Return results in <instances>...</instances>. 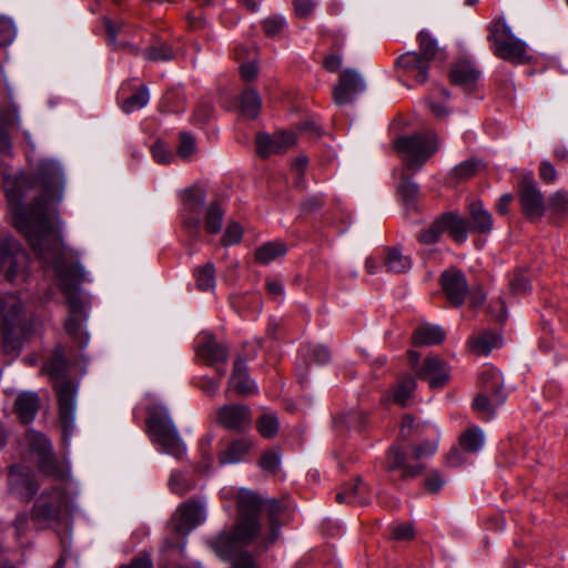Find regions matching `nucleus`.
Masks as SVG:
<instances>
[{
  "label": "nucleus",
  "mask_w": 568,
  "mask_h": 568,
  "mask_svg": "<svg viewBox=\"0 0 568 568\" xmlns=\"http://www.w3.org/2000/svg\"><path fill=\"white\" fill-rule=\"evenodd\" d=\"M37 179L42 193L31 205H23L26 193L33 185L27 175L17 176L12 187L6 189L8 204L16 229L26 237L37 257L53 270L57 285L65 296L69 307L64 324L67 334L84 347L89 338L82 332L85 310L80 292L85 272L74 252L65 246L60 220L53 209V204L62 200L63 174L57 162L45 160L39 164Z\"/></svg>",
  "instance_id": "nucleus-1"
},
{
  "label": "nucleus",
  "mask_w": 568,
  "mask_h": 568,
  "mask_svg": "<svg viewBox=\"0 0 568 568\" xmlns=\"http://www.w3.org/2000/svg\"><path fill=\"white\" fill-rule=\"evenodd\" d=\"M237 519L222 531L216 547L222 554L239 550L245 545L258 541V549L266 550L278 536V517L286 505L278 499H263L248 489H241L236 498Z\"/></svg>",
  "instance_id": "nucleus-2"
},
{
  "label": "nucleus",
  "mask_w": 568,
  "mask_h": 568,
  "mask_svg": "<svg viewBox=\"0 0 568 568\" xmlns=\"http://www.w3.org/2000/svg\"><path fill=\"white\" fill-rule=\"evenodd\" d=\"M69 358L67 348L57 345L51 356L43 364L45 374L54 381V390L59 404V420L63 435H71L74 429L75 397L78 386L72 379H68Z\"/></svg>",
  "instance_id": "nucleus-3"
},
{
  "label": "nucleus",
  "mask_w": 568,
  "mask_h": 568,
  "mask_svg": "<svg viewBox=\"0 0 568 568\" xmlns=\"http://www.w3.org/2000/svg\"><path fill=\"white\" fill-rule=\"evenodd\" d=\"M0 332L4 354H16L29 332L23 305L14 294L0 296Z\"/></svg>",
  "instance_id": "nucleus-4"
},
{
  "label": "nucleus",
  "mask_w": 568,
  "mask_h": 568,
  "mask_svg": "<svg viewBox=\"0 0 568 568\" xmlns=\"http://www.w3.org/2000/svg\"><path fill=\"white\" fill-rule=\"evenodd\" d=\"M69 513V497L63 488H45L37 497L31 520L39 529L53 528L63 523Z\"/></svg>",
  "instance_id": "nucleus-5"
},
{
  "label": "nucleus",
  "mask_w": 568,
  "mask_h": 568,
  "mask_svg": "<svg viewBox=\"0 0 568 568\" xmlns=\"http://www.w3.org/2000/svg\"><path fill=\"white\" fill-rule=\"evenodd\" d=\"M148 427L152 440L162 447V450L175 458L185 452V446L173 424L166 407L153 404L148 407Z\"/></svg>",
  "instance_id": "nucleus-6"
},
{
  "label": "nucleus",
  "mask_w": 568,
  "mask_h": 568,
  "mask_svg": "<svg viewBox=\"0 0 568 568\" xmlns=\"http://www.w3.org/2000/svg\"><path fill=\"white\" fill-rule=\"evenodd\" d=\"M437 450V443L430 440H424L413 447V458L416 460L415 464H409V456L399 445H392L386 455V470L387 471H399L403 480H408L419 476L425 467L418 463L423 458L433 456Z\"/></svg>",
  "instance_id": "nucleus-7"
},
{
  "label": "nucleus",
  "mask_w": 568,
  "mask_h": 568,
  "mask_svg": "<svg viewBox=\"0 0 568 568\" xmlns=\"http://www.w3.org/2000/svg\"><path fill=\"white\" fill-rule=\"evenodd\" d=\"M394 148L402 154L405 166L410 170H419L438 150L436 134L433 131L398 136L394 141Z\"/></svg>",
  "instance_id": "nucleus-8"
},
{
  "label": "nucleus",
  "mask_w": 568,
  "mask_h": 568,
  "mask_svg": "<svg viewBox=\"0 0 568 568\" xmlns=\"http://www.w3.org/2000/svg\"><path fill=\"white\" fill-rule=\"evenodd\" d=\"M488 39L494 43L496 57L514 64H524L529 60L526 43L515 37L504 20H498L490 27Z\"/></svg>",
  "instance_id": "nucleus-9"
},
{
  "label": "nucleus",
  "mask_w": 568,
  "mask_h": 568,
  "mask_svg": "<svg viewBox=\"0 0 568 568\" xmlns=\"http://www.w3.org/2000/svg\"><path fill=\"white\" fill-rule=\"evenodd\" d=\"M28 254L12 236L0 237V273L14 283L24 280L28 268Z\"/></svg>",
  "instance_id": "nucleus-10"
},
{
  "label": "nucleus",
  "mask_w": 568,
  "mask_h": 568,
  "mask_svg": "<svg viewBox=\"0 0 568 568\" xmlns=\"http://www.w3.org/2000/svg\"><path fill=\"white\" fill-rule=\"evenodd\" d=\"M480 382L485 394H479L475 397L473 407L488 420L493 418L495 408L505 402V394L501 392V381L498 371L494 368L485 369L480 374Z\"/></svg>",
  "instance_id": "nucleus-11"
},
{
  "label": "nucleus",
  "mask_w": 568,
  "mask_h": 568,
  "mask_svg": "<svg viewBox=\"0 0 568 568\" xmlns=\"http://www.w3.org/2000/svg\"><path fill=\"white\" fill-rule=\"evenodd\" d=\"M26 446L36 458L41 473L54 478L64 476L63 469L57 463L49 439L41 433L28 430L24 435Z\"/></svg>",
  "instance_id": "nucleus-12"
},
{
  "label": "nucleus",
  "mask_w": 568,
  "mask_h": 568,
  "mask_svg": "<svg viewBox=\"0 0 568 568\" xmlns=\"http://www.w3.org/2000/svg\"><path fill=\"white\" fill-rule=\"evenodd\" d=\"M215 423L230 432L243 433L252 425V410L244 404H225L216 409Z\"/></svg>",
  "instance_id": "nucleus-13"
},
{
  "label": "nucleus",
  "mask_w": 568,
  "mask_h": 568,
  "mask_svg": "<svg viewBox=\"0 0 568 568\" xmlns=\"http://www.w3.org/2000/svg\"><path fill=\"white\" fill-rule=\"evenodd\" d=\"M458 444L459 447L453 448L446 456V464L449 467L456 468L464 465L466 454H476L483 448L484 432L477 426H471L460 434Z\"/></svg>",
  "instance_id": "nucleus-14"
},
{
  "label": "nucleus",
  "mask_w": 568,
  "mask_h": 568,
  "mask_svg": "<svg viewBox=\"0 0 568 568\" xmlns=\"http://www.w3.org/2000/svg\"><path fill=\"white\" fill-rule=\"evenodd\" d=\"M365 90L363 77L353 69L344 70L333 89V100L338 106L352 104L356 97Z\"/></svg>",
  "instance_id": "nucleus-15"
},
{
  "label": "nucleus",
  "mask_w": 568,
  "mask_h": 568,
  "mask_svg": "<svg viewBox=\"0 0 568 568\" xmlns=\"http://www.w3.org/2000/svg\"><path fill=\"white\" fill-rule=\"evenodd\" d=\"M519 201L527 219L537 221L542 216L545 212L544 196L531 178L523 180L519 189Z\"/></svg>",
  "instance_id": "nucleus-16"
},
{
  "label": "nucleus",
  "mask_w": 568,
  "mask_h": 568,
  "mask_svg": "<svg viewBox=\"0 0 568 568\" xmlns=\"http://www.w3.org/2000/svg\"><path fill=\"white\" fill-rule=\"evenodd\" d=\"M295 142V134L291 132H278L274 135L261 133L256 136V152L262 159H266L272 154L286 152Z\"/></svg>",
  "instance_id": "nucleus-17"
},
{
  "label": "nucleus",
  "mask_w": 568,
  "mask_h": 568,
  "mask_svg": "<svg viewBox=\"0 0 568 568\" xmlns=\"http://www.w3.org/2000/svg\"><path fill=\"white\" fill-rule=\"evenodd\" d=\"M416 376L426 381L432 388H442L449 381V372L446 363L436 355L428 356L424 359L422 366L416 369Z\"/></svg>",
  "instance_id": "nucleus-18"
},
{
  "label": "nucleus",
  "mask_w": 568,
  "mask_h": 568,
  "mask_svg": "<svg viewBox=\"0 0 568 568\" xmlns=\"http://www.w3.org/2000/svg\"><path fill=\"white\" fill-rule=\"evenodd\" d=\"M443 291L454 306H460L468 293V285L465 275L456 270L450 268L445 271L440 276Z\"/></svg>",
  "instance_id": "nucleus-19"
},
{
  "label": "nucleus",
  "mask_w": 568,
  "mask_h": 568,
  "mask_svg": "<svg viewBox=\"0 0 568 568\" xmlns=\"http://www.w3.org/2000/svg\"><path fill=\"white\" fill-rule=\"evenodd\" d=\"M9 485L11 491L24 500L31 499L39 487L33 473L22 466H12L10 468Z\"/></svg>",
  "instance_id": "nucleus-20"
},
{
  "label": "nucleus",
  "mask_w": 568,
  "mask_h": 568,
  "mask_svg": "<svg viewBox=\"0 0 568 568\" xmlns=\"http://www.w3.org/2000/svg\"><path fill=\"white\" fill-rule=\"evenodd\" d=\"M180 520L176 530L181 535H186L205 520V507L194 498L189 499L179 508Z\"/></svg>",
  "instance_id": "nucleus-21"
},
{
  "label": "nucleus",
  "mask_w": 568,
  "mask_h": 568,
  "mask_svg": "<svg viewBox=\"0 0 568 568\" xmlns=\"http://www.w3.org/2000/svg\"><path fill=\"white\" fill-rule=\"evenodd\" d=\"M396 65L420 84L428 81L429 62L423 57L417 55V52L409 51L403 53L397 58Z\"/></svg>",
  "instance_id": "nucleus-22"
},
{
  "label": "nucleus",
  "mask_w": 568,
  "mask_h": 568,
  "mask_svg": "<svg viewBox=\"0 0 568 568\" xmlns=\"http://www.w3.org/2000/svg\"><path fill=\"white\" fill-rule=\"evenodd\" d=\"M479 71L468 61H460L453 65L449 79L453 84L460 87L466 92L475 90L479 80Z\"/></svg>",
  "instance_id": "nucleus-23"
},
{
  "label": "nucleus",
  "mask_w": 568,
  "mask_h": 568,
  "mask_svg": "<svg viewBox=\"0 0 568 568\" xmlns=\"http://www.w3.org/2000/svg\"><path fill=\"white\" fill-rule=\"evenodd\" d=\"M466 220L470 233L487 234L493 229V216L484 207L481 201H473L468 205V217Z\"/></svg>",
  "instance_id": "nucleus-24"
},
{
  "label": "nucleus",
  "mask_w": 568,
  "mask_h": 568,
  "mask_svg": "<svg viewBox=\"0 0 568 568\" xmlns=\"http://www.w3.org/2000/svg\"><path fill=\"white\" fill-rule=\"evenodd\" d=\"M227 390H234L240 396H250L256 392V385L254 381L248 377L247 367L241 358L236 359L234 363Z\"/></svg>",
  "instance_id": "nucleus-25"
},
{
  "label": "nucleus",
  "mask_w": 568,
  "mask_h": 568,
  "mask_svg": "<svg viewBox=\"0 0 568 568\" xmlns=\"http://www.w3.org/2000/svg\"><path fill=\"white\" fill-rule=\"evenodd\" d=\"M446 338V332L438 325L429 323L419 324L412 336V344L417 347L442 344Z\"/></svg>",
  "instance_id": "nucleus-26"
},
{
  "label": "nucleus",
  "mask_w": 568,
  "mask_h": 568,
  "mask_svg": "<svg viewBox=\"0 0 568 568\" xmlns=\"http://www.w3.org/2000/svg\"><path fill=\"white\" fill-rule=\"evenodd\" d=\"M40 407V398L34 392H22L14 400V413L23 424L31 423Z\"/></svg>",
  "instance_id": "nucleus-27"
},
{
  "label": "nucleus",
  "mask_w": 568,
  "mask_h": 568,
  "mask_svg": "<svg viewBox=\"0 0 568 568\" xmlns=\"http://www.w3.org/2000/svg\"><path fill=\"white\" fill-rule=\"evenodd\" d=\"M440 216L445 232H447L456 243H464L469 233L466 217L454 212H447Z\"/></svg>",
  "instance_id": "nucleus-28"
},
{
  "label": "nucleus",
  "mask_w": 568,
  "mask_h": 568,
  "mask_svg": "<svg viewBox=\"0 0 568 568\" xmlns=\"http://www.w3.org/2000/svg\"><path fill=\"white\" fill-rule=\"evenodd\" d=\"M221 538H222V532L211 541V547L213 548V550L215 551V554L219 557H221L225 560H232L233 561L232 568H257L256 562L254 561L251 554L247 551V547L250 545H245L242 548H240L239 550H234L230 554H222L219 550V548L216 547V544L219 542V540Z\"/></svg>",
  "instance_id": "nucleus-29"
},
{
  "label": "nucleus",
  "mask_w": 568,
  "mask_h": 568,
  "mask_svg": "<svg viewBox=\"0 0 568 568\" xmlns=\"http://www.w3.org/2000/svg\"><path fill=\"white\" fill-rule=\"evenodd\" d=\"M251 447L252 442L247 438L234 439L220 453L219 463L221 465L239 463L248 453Z\"/></svg>",
  "instance_id": "nucleus-30"
},
{
  "label": "nucleus",
  "mask_w": 568,
  "mask_h": 568,
  "mask_svg": "<svg viewBox=\"0 0 568 568\" xmlns=\"http://www.w3.org/2000/svg\"><path fill=\"white\" fill-rule=\"evenodd\" d=\"M197 355L204 359L207 364L214 365L220 362H226L227 348L217 343L212 336L197 348Z\"/></svg>",
  "instance_id": "nucleus-31"
},
{
  "label": "nucleus",
  "mask_w": 568,
  "mask_h": 568,
  "mask_svg": "<svg viewBox=\"0 0 568 568\" xmlns=\"http://www.w3.org/2000/svg\"><path fill=\"white\" fill-rule=\"evenodd\" d=\"M103 26L108 36V41L116 49H124L133 54H138L139 48L129 42H116L119 33H128V24L124 21L114 22L108 17H103Z\"/></svg>",
  "instance_id": "nucleus-32"
},
{
  "label": "nucleus",
  "mask_w": 568,
  "mask_h": 568,
  "mask_svg": "<svg viewBox=\"0 0 568 568\" xmlns=\"http://www.w3.org/2000/svg\"><path fill=\"white\" fill-rule=\"evenodd\" d=\"M286 244L282 241H273L262 244L255 250L254 258L258 264L266 265L286 254Z\"/></svg>",
  "instance_id": "nucleus-33"
},
{
  "label": "nucleus",
  "mask_w": 568,
  "mask_h": 568,
  "mask_svg": "<svg viewBox=\"0 0 568 568\" xmlns=\"http://www.w3.org/2000/svg\"><path fill=\"white\" fill-rule=\"evenodd\" d=\"M366 415L362 410H352L338 415L334 419V426L337 430H362L366 425Z\"/></svg>",
  "instance_id": "nucleus-34"
},
{
  "label": "nucleus",
  "mask_w": 568,
  "mask_h": 568,
  "mask_svg": "<svg viewBox=\"0 0 568 568\" xmlns=\"http://www.w3.org/2000/svg\"><path fill=\"white\" fill-rule=\"evenodd\" d=\"M384 266L387 272L405 273L412 267V260L408 255L403 254L398 247H392L387 251Z\"/></svg>",
  "instance_id": "nucleus-35"
},
{
  "label": "nucleus",
  "mask_w": 568,
  "mask_h": 568,
  "mask_svg": "<svg viewBox=\"0 0 568 568\" xmlns=\"http://www.w3.org/2000/svg\"><path fill=\"white\" fill-rule=\"evenodd\" d=\"M501 343L497 334L486 332L470 341V347L477 355H488L490 351Z\"/></svg>",
  "instance_id": "nucleus-36"
},
{
  "label": "nucleus",
  "mask_w": 568,
  "mask_h": 568,
  "mask_svg": "<svg viewBox=\"0 0 568 568\" xmlns=\"http://www.w3.org/2000/svg\"><path fill=\"white\" fill-rule=\"evenodd\" d=\"M261 108V98L253 89H246L241 97V111L250 118L255 119Z\"/></svg>",
  "instance_id": "nucleus-37"
},
{
  "label": "nucleus",
  "mask_w": 568,
  "mask_h": 568,
  "mask_svg": "<svg viewBox=\"0 0 568 568\" xmlns=\"http://www.w3.org/2000/svg\"><path fill=\"white\" fill-rule=\"evenodd\" d=\"M144 57L149 61L166 62L171 61L174 58V52L168 43L156 41L155 43H153L144 50Z\"/></svg>",
  "instance_id": "nucleus-38"
},
{
  "label": "nucleus",
  "mask_w": 568,
  "mask_h": 568,
  "mask_svg": "<svg viewBox=\"0 0 568 568\" xmlns=\"http://www.w3.org/2000/svg\"><path fill=\"white\" fill-rule=\"evenodd\" d=\"M196 286L200 291H210L215 286V267L213 263H206L195 270Z\"/></svg>",
  "instance_id": "nucleus-39"
},
{
  "label": "nucleus",
  "mask_w": 568,
  "mask_h": 568,
  "mask_svg": "<svg viewBox=\"0 0 568 568\" xmlns=\"http://www.w3.org/2000/svg\"><path fill=\"white\" fill-rule=\"evenodd\" d=\"M344 489L347 491L348 504L365 505L369 501L367 487L359 477L347 484Z\"/></svg>",
  "instance_id": "nucleus-40"
},
{
  "label": "nucleus",
  "mask_w": 568,
  "mask_h": 568,
  "mask_svg": "<svg viewBox=\"0 0 568 568\" xmlns=\"http://www.w3.org/2000/svg\"><path fill=\"white\" fill-rule=\"evenodd\" d=\"M224 211L219 202L209 205L205 214V229L212 234H216L222 229Z\"/></svg>",
  "instance_id": "nucleus-41"
},
{
  "label": "nucleus",
  "mask_w": 568,
  "mask_h": 568,
  "mask_svg": "<svg viewBox=\"0 0 568 568\" xmlns=\"http://www.w3.org/2000/svg\"><path fill=\"white\" fill-rule=\"evenodd\" d=\"M278 419L271 413H264L256 419V428L262 437L273 438L278 430Z\"/></svg>",
  "instance_id": "nucleus-42"
},
{
  "label": "nucleus",
  "mask_w": 568,
  "mask_h": 568,
  "mask_svg": "<svg viewBox=\"0 0 568 568\" xmlns=\"http://www.w3.org/2000/svg\"><path fill=\"white\" fill-rule=\"evenodd\" d=\"M417 39L419 43V51L417 52V55L423 57L430 63L437 54L438 48L436 41L426 31H420Z\"/></svg>",
  "instance_id": "nucleus-43"
},
{
  "label": "nucleus",
  "mask_w": 568,
  "mask_h": 568,
  "mask_svg": "<svg viewBox=\"0 0 568 568\" xmlns=\"http://www.w3.org/2000/svg\"><path fill=\"white\" fill-rule=\"evenodd\" d=\"M416 386L417 383L414 377L409 375L403 376L394 393V400L397 404L405 405L406 400L410 397Z\"/></svg>",
  "instance_id": "nucleus-44"
},
{
  "label": "nucleus",
  "mask_w": 568,
  "mask_h": 568,
  "mask_svg": "<svg viewBox=\"0 0 568 568\" xmlns=\"http://www.w3.org/2000/svg\"><path fill=\"white\" fill-rule=\"evenodd\" d=\"M194 486L195 483L183 473L174 471L170 476L169 487L174 494L184 495Z\"/></svg>",
  "instance_id": "nucleus-45"
},
{
  "label": "nucleus",
  "mask_w": 568,
  "mask_h": 568,
  "mask_svg": "<svg viewBox=\"0 0 568 568\" xmlns=\"http://www.w3.org/2000/svg\"><path fill=\"white\" fill-rule=\"evenodd\" d=\"M149 99V91L143 87L140 91L135 92L122 102V110L125 113H131L135 110L142 109L148 104Z\"/></svg>",
  "instance_id": "nucleus-46"
},
{
  "label": "nucleus",
  "mask_w": 568,
  "mask_h": 568,
  "mask_svg": "<svg viewBox=\"0 0 568 568\" xmlns=\"http://www.w3.org/2000/svg\"><path fill=\"white\" fill-rule=\"evenodd\" d=\"M205 194L200 189H189L185 191L183 204L190 213H197L204 205Z\"/></svg>",
  "instance_id": "nucleus-47"
},
{
  "label": "nucleus",
  "mask_w": 568,
  "mask_h": 568,
  "mask_svg": "<svg viewBox=\"0 0 568 568\" xmlns=\"http://www.w3.org/2000/svg\"><path fill=\"white\" fill-rule=\"evenodd\" d=\"M398 193L406 205H413L418 196V185L409 178L403 176L398 184Z\"/></svg>",
  "instance_id": "nucleus-48"
},
{
  "label": "nucleus",
  "mask_w": 568,
  "mask_h": 568,
  "mask_svg": "<svg viewBox=\"0 0 568 568\" xmlns=\"http://www.w3.org/2000/svg\"><path fill=\"white\" fill-rule=\"evenodd\" d=\"M444 232L442 216H438L427 229L419 233L418 240L424 244H433L440 239Z\"/></svg>",
  "instance_id": "nucleus-49"
},
{
  "label": "nucleus",
  "mask_w": 568,
  "mask_h": 568,
  "mask_svg": "<svg viewBox=\"0 0 568 568\" xmlns=\"http://www.w3.org/2000/svg\"><path fill=\"white\" fill-rule=\"evenodd\" d=\"M258 466L271 474L278 471L281 466V455L278 449H271L262 454Z\"/></svg>",
  "instance_id": "nucleus-50"
},
{
  "label": "nucleus",
  "mask_w": 568,
  "mask_h": 568,
  "mask_svg": "<svg viewBox=\"0 0 568 568\" xmlns=\"http://www.w3.org/2000/svg\"><path fill=\"white\" fill-rule=\"evenodd\" d=\"M479 164L475 159L466 160L454 169L453 174L459 180H467L476 174Z\"/></svg>",
  "instance_id": "nucleus-51"
},
{
  "label": "nucleus",
  "mask_w": 568,
  "mask_h": 568,
  "mask_svg": "<svg viewBox=\"0 0 568 568\" xmlns=\"http://www.w3.org/2000/svg\"><path fill=\"white\" fill-rule=\"evenodd\" d=\"M549 207L556 214H562L568 211V193L565 191L555 192L549 199Z\"/></svg>",
  "instance_id": "nucleus-52"
},
{
  "label": "nucleus",
  "mask_w": 568,
  "mask_h": 568,
  "mask_svg": "<svg viewBox=\"0 0 568 568\" xmlns=\"http://www.w3.org/2000/svg\"><path fill=\"white\" fill-rule=\"evenodd\" d=\"M195 150V139L187 132L180 133L178 154L182 159H187Z\"/></svg>",
  "instance_id": "nucleus-53"
},
{
  "label": "nucleus",
  "mask_w": 568,
  "mask_h": 568,
  "mask_svg": "<svg viewBox=\"0 0 568 568\" xmlns=\"http://www.w3.org/2000/svg\"><path fill=\"white\" fill-rule=\"evenodd\" d=\"M285 20L282 17L273 16L263 21V30L266 36L275 37L282 32L285 27Z\"/></svg>",
  "instance_id": "nucleus-54"
},
{
  "label": "nucleus",
  "mask_w": 568,
  "mask_h": 568,
  "mask_svg": "<svg viewBox=\"0 0 568 568\" xmlns=\"http://www.w3.org/2000/svg\"><path fill=\"white\" fill-rule=\"evenodd\" d=\"M242 234L243 231L240 224L235 222L230 223L222 237L223 245L229 246L239 243L242 239Z\"/></svg>",
  "instance_id": "nucleus-55"
},
{
  "label": "nucleus",
  "mask_w": 568,
  "mask_h": 568,
  "mask_svg": "<svg viewBox=\"0 0 568 568\" xmlns=\"http://www.w3.org/2000/svg\"><path fill=\"white\" fill-rule=\"evenodd\" d=\"M16 34L13 23L3 17H0V45H7L12 42Z\"/></svg>",
  "instance_id": "nucleus-56"
},
{
  "label": "nucleus",
  "mask_w": 568,
  "mask_h": 568,
  "mask_svg": "<svg viewBox=\"0 0 568 568\" xmlns=\"http://www.w3.org/2000/svg\"><path fill=\"white\" fill-rule=\"evenodd\" d=\"M415 531L414 526L409 523L399 524L392 530V537L395 540H409L414 538Z\"/></svg>",
  "instance_id": "nucleus-57"
},
{
  "label": "nucleus",
  "mask_w": 568,
  "mask_h": 568,
  "mask_svg": "<svg viewBox=\"0 0 568 568\" xmlns=\"http://www.w3.org/2000/svg\"><path fill=\"white\" fill-rule=\"evenodd\" d=\"M444 484L445 480L437 470L430 471L425 479L426 489L433 494L438 493L440 488L444 486Z\"/></svg>",
  "instance_id": "nucleus-58"
},
{
  "label": "nucleus",
  "mask_w": 568,
  "mask_h": 568,
  "mask_svg": "<svg viewBox=\"0 0 568 568\" xmlns=\"http://www.w3.org/2000/svg\"><path fill=\"white\" fill-rule=\"evenodd\" d=\"M213 108L209 102H201L193 112V120L197 123H204L210 120Z\"/></svg>",
  "instance_id": "nucleus-59"
},
{
  "label": "nucleus",
  "mask_w": 568,
  "mask_h": 568,
  "mask_svg": "<svg viewBox=\"0 0 568 568\" xmlns=\"http://www.w3.org/2000/svg\"><path fill=\"white\" fill-rule=\"evenodd\" d=\"M120 568H153V562L149 554L140 552L129 564L122 565Z\"/></svg>",
  "instance_id": "nucleus-60"
},
{
  "label": "nucleus",
  "mask_w": 568,
  "mask_h": 568,
  "mask_svg": "<svg viewBox=\"0 0 568 568\" xmlns=\"http://www.w3.org/2000/svg\"><path fill=\"white\" fill-rule=\"evenodd\" d=\"M315 4V0H294L295 11L300 18L311 16L314 11Z\"/></svg>",
  "instance_id": "nucleus-61"
},
{
  "label": "nucleus",
  "mask_w": 568,
  "mask_h": 568,
  "mask_svg": "<svg viewBox=\"0 0 568 568\" xmlns=\"http://www.w3.org/2000/svg\"><path fill=\"white\" fill-rule=\"evenodd\" d=\"M539 176L546 183H551L557 178V171L548 161H542L539 166Z\"/></svg>",
  "instance_id": "nucleus-62"
},
{
  "label": "nucleus",
  "mask_w": 568,
  "mask_h": 568,
  "mask_svg": "<svg viewBox=\"0 0 568 568\" xmlns=\"http://www.w3.org/2000/svg\"><path fill=\"white\" fill-rule=\"evenodd\" d=\"M312 358L315 363L322 365L331 359V352L327 347L318 345L312 349Z\"/></svg>",
  "instance_id": "nucleus-63"
},
{
  "label": "nucleus",
  "mask_w": 568,
  "mask_h": 568,
  "mask_svg": "<svg viewBox=\"0 0 568 568\" xmlns=\"http://www.w3.org/2000/svg\"><path fill=\"white\" fill-rule=\"evenodd\" d=\"M199 387L207 395L213 396L216 394V392L220 387V381L214 379V378L203 377L199 382Z\"/></svg>",
  "instance_id": "nucleus-64"
}]
</instances>
